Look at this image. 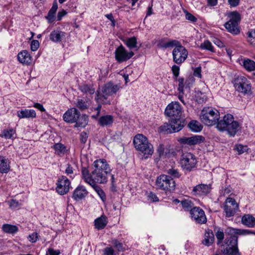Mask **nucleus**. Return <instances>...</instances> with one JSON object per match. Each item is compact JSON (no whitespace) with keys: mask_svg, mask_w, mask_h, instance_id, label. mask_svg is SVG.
<instances>
[{"mask_svg":"<svg viewBox=\"0 0 255 255\" xmlns=\"http://www.w3.org/2000/svg\"><path fill=\"white\" fill-rule=\"evenodd\" d=\"M243 232H250L247 230H241L228 228L225 233L230 234L229 237L227 238L224 243L221 246V251L225 255H240L238 248V237L235 235L242 234Z\"/></svg>","mask_w":255,"mask_h":255,"instance_id":"f257e3e1","label":"nucleus"},{"mask_svg":"<svg viewBox=\"0 0 255 255\" xmlns=\"http://www.w3.org/2000/svg\"><path fill=\"white\" fill-rule=\"evenodd\" d=\"M235 149L238 151L239 154H241L245 152H247L249 148L247 145L237 144L236 146Z\"/></svg>","mask_w":255,"mask_h":255,"instance_id":"49530a36","label":"nucleus"},{"mask_svg":"<svg viewBox=\"0 0 255 255\" xmlns=\"http://www.w3.org/2000/svg\"><path fill=\"white\" fill-rule=\"evenodd\" d=\"M156 185L158 189L165 191H173L175 188V183L173 178L165 174H162L157 178Z\"/></svg>","mask_w":255,"mask_h":255,"instance_id":"6e6552de","label":"nucleus"},{"mask_svg":"<svg viewBox=\"0 0 255 255\" xmlns=\"http://www.w3.org/2000/svg\"><path fill=\"white\" fill-rule=\"evenodd\" d=\"M200 48L202 49H206L211 52L214 51V47L212 43L209 40H206L201 43Z\"/></svg>","mask_w":255,"mask_h":255,"instance_id":"a19ab883","label":"nucleus"},{"mask_svg":"<svg viewBox=\"0 0 255 255\" xmlns=\"http://www.w3.org/2000/svg\"><path fill=\"white\" fill-rule=\"evenodd\" d=\"M210 190L211 187L210 185L201 184L195 186L192 190V192L194 194L203 195L207 194L210 192Z\"/></svg>","mask_w":255,"mask_h":255,"instance_id":"412c9836","label":"nucleus"},{"mask_svg":"<svg viewBox=\"0 0 255 255\" xmlns=\"http://www.w3.org/2000/svg\"><path fill=\"white\" fill-rule=\"evenodd\" d=\"M239 205L236 200L232 198H228L226 200L224 210L227 218L233 217L238 210Z\"/></svg>","mask_w":255,"mask_h":255,"instance_id":"ddd939ff","label":"nucleus"},{"mask_svg":"<svg viewBox=\"0 0 255 255\" xmlns=\"http://www.w3.org/2000/svg\"><path fill=\"white\" fill-rule=\"evenodd\" d=\"M15 133V130L12 128L9 129H4L3 130L2 133L0 136L1 137H4L5 138H10Z\"/></svg>","mask_w":255,"mask_h":255,"instance_id":"79ce46f5","label":"nucleus"},{"mask_svg":"<svg viewBox=\"0 0 255 255\" xmlns=\"http://www.w3.org/2000/svg\"><path fill=\"white\" fill-rule=\"evenodd\" d=\"M56 192L61 195L67 193L70 188V182L65 176H61L58 178L56 183Z\"/></svg>","mask_w":255,"mask_h":255,"instance_id":"f8f14e48","label":"nucleus"},{"mask_svg":"<svg viewBox=\"0 0 255 255\" xmlns=\"http://www.w3.org/2000/svg\"><path fill=\"white\" fill-rule=\"evenodd\" d=\"M126 44L130 49L135 48L136 50H138L139 48V46L137 45L136 38L134 36L128 38L127 40Z\"/></svg>","mask_w":255,"mask_h":255,"instance_id":"4c0bfd02","label":"nucleus"},{"mask_svg":"<svg viewBox=\"0 0 255 255\" xmlns=\"http://www.w3.org/2000/svg\"><path fill=\"white\" fill-rule=\"evenodd\" d=\"M188 127L194 132H199L202 129L203 127L197 121H191L188 125Z\"/></svg>","mask_w":255,"mask_h":255,"instance_id":"72a5a7b5","label":"nucleus"},{"mask_svg":"<svg viewBox=\"0 0 255 255\" xmlns=\"http://www.w3.org/2000/svg\"><path fill=\"white\" fill-rule=\"evenodd\" d=\"M112 243L114 247L118 250V252H121L124 250L123 244L117 240H113Z\"/></svg>","mask_w":255,"mask_h":255,"instance_id":"3c124183","label":"nucleus"},{"mask_svg":"<svg viewBox=\"0 0 255 255\" xmlns=\"http://www.w3.org/2000/svg\"><path fill=\"white\" fill-rule=\"evenodd\" d=\"M120 88V85L114 84L112 82H109L103 86L102 92L97 91L95 99L99 104H106L108 97L116 94Z\"/></svg>","mask_w":255,"mask_h":255,"instance_id":"20e7f679","label":"nucleus"},{"mask_svg":"<svg viewBox=\"0 0 255 255\" xmlns=\"http://www.w3.org/2000/svg\"><path fill=\"white\" fill-rule=\"evenodd\" d=\"M8 160L4 157L0 156V172L7 173L10 169Z\"/></svg>","mask_w":255,"mask_h":255,"instance_id":"7c9ffc66","label":"nucleus"},{"mask_svg":"<svg viewBox=\"0 0 255 255\" xmlns=\"http://www.w3.org/2000/svg\"><path fill=\"white\" fill-rule=\"evenodd\" d=\"M81 172L82 177L84 181L89 184H91V182H92V172L90 173L89 171L86 167H83L82 168Z\"/></svg>","mask_w":255,"mask_h":255,"instance_id":"e433bc0d","label":"nucleus"},{"mask_svg":"<svg viewBox=\"0 0 255 255\" xmlns=\"http://www.w3.org/2000/svg\"><path fill=\"white\" fill-rule=\"evenodd\" d=\"M56 11L55 10H53L50 9L48 12L47 16L46 17L48 19L49 22L51 23L54 20L55 18V14Z\"/></svg>","mask_w":255,"mask_h":255,"instance_id":"8fccbe9b","label":"nucleus"},{"mask_svg":"<svg viewBox=\"0 0 255 255\" xmlns=\"http://www.w3.org/2000/svg\"><path fill=\"white\" fill-rule=\"evenodd\" d=\"M88 117L86 115H82L79 116L75 122V126L77 127H85L88 123Z\"/></svg>","mask_w":255,"mask_h":255,"instance_id":"c9c22d12","label":"nucleus"},{"mask_svg":"<svg viewBox=\"0 0 255 255\" xmlns=\"http://www.w3.org/2000/svg\"><path fill=\"white\" fill-rule=\"evenodd\" d=\"M17 116L20 119L35 118L36 114L34 110H21L17 112Z\"/></svg>","mask_w":255,"mask_h":255,"instance_id":"b1692460","label":"nucleus"},{"mask_svg":"<svg viewBox=\"0 0 255 255\" xmlns=\"http://www.w3.org/2000/svg\"><path fill=\"white\" fill-rule=\"evenodd\" d=\"M121 133H115L111 137V140L112 141H120L121 139Z\"/></svg>","mask_w":255,"mask_h":255,"instance_id":"680f3d73","label":"nucleus"},{"mask_svg":"<svg viewBox=\"0 0 255 255\" xmlns=\"http://www.w3.org/2000/svg\"><path fill=\"white\" fill-rule=\"evenodd\" d=\"M185 13H186L185 17H186V19L190 20L192 22H195L197 21V18L195 17L193 14L188 12L187 11H186Z\"/></svg>","mask_w":255,"mask_h":255,"instance_id":"13d9d810","label":"nucleus"},{"mask_svg":"<svg viewBox=\"0 0 255 255\" xmlns=\"http://www.w3.org/2000/svg\"><path fill=\"white\" fill-rule=\"evenodd\" d=\"M232 115L227 114L224 116L223 119L218 120L217 123V128L220 131H226L229 122L232 120Z\"/></svg>","mask_w":255,"mask_h":255,"instance_id":"aec40b11","label":"nucleus"},{"mask_svg":"<svg viewBox=\"0 0 255 255\" xmlns=\"http://www.w3.org/2000/svg\"><path fill=\"white\" fill-rule=\"evenodd\" d=\"M205 138L203 136L196 135L191 137H182L179 140V141L182 144L193 145L201 143L203 142Z\"/></svg>","mask_w":255,"mask_h":255,"instance_id":"a211bd4d","label":"nucleus"},{"mask_svg":"<svg viewBox=\"0 0 255 255\" xmlns=\"http://www.w3.org/2000/svg\"><path fill=\"white\" fill-rule=\"evenodd\" d=\"M79 89L85 94L93 95L95 92V88L93 85L82 83L79 85Z\"/></svg>","mask_w":255,"mask_h":255,"instance_id":"c85d7f7f","label":"nucleus"},{"mask_svg":"<svg viewBox=\"0 0 255 255\" xmlns=\"http://www.w3.org/2000/svg\"><path fill=\"white\" fill-rule=\"evenodd\" d=\"M67 13L66 11L62 9L61 11H59L57 14V20H61L62 17L66 15Z\"/></svg>","mask_w":255,"mask_h":255,"instance_id":"774afa93","label":"nucleus"},{"mask_svg":"<svg viewBox=\"0 0 255 255\" xmlns=\"http://www.w3.org/2000/svg\"><path fill=\"white\" fill-rule=\"evenodd\" d=\"M248 35L249 37L248 42L253 46L255 47V29L251 31L248 32Z\"/></svg>","mask_w":255,"mask_h":255,"instance_id":"37998d69","label":"nucleus"},{"mask_svg":"<svg viewBox=\"0 0 255 255\" xmlns=\"http://www.w3.org/2000/svg\"><path fill=\"white\" fill-rule=\"evenodd\" d=\"M92 171V182L99 184H104L108 181V175L110 174L111 169L106 160L100 159L95 160L93 164Z\"/></svg>","mask_w":255,"mask_h":255,"instance_id":"f03ea898","label":"nucleus"},{"mask_svg":"<svg viewBox=\"0 0 255 255\" xmlns=\"http://www.w3.org/2000/svg\"><path fill=\"white\" fill-rule=\"evenodd\" d=\"M157 152L160 157H164L167 155L168 149L165 148L163 144H160L157 148Z\"/></svg>","mask_w":255,"mask_h":255,"instance_id":"ea45409f","label":"nucleus"},{"mask_svg":"<svg viewBox=\"0 0 255 255\" xmlns=\"http://www.w3.org/2000/svg\"><path fill=\"white\" fill-rule=\"evenodd\" d=\"M188 55L187 49L181 44L174 47L172 51L173 60L177 64L184 62L187 59Z\"/></svg>","mask_w":255,"mask_h":255,"instance_id":"9b49d317","label":"nucleus"},{"mask_svg":"<svg viewBox=\"0 0 255 255\" xmlns=\"http://www.w3.org/2000/svg\"><path fill=\"white\" fill-rule=\"evenodd\" d=\"M88 138L87 134L86 132H82L80 134V141L81 142L85 143Z\"/></svg>","mask_w":255,"mask_h":255,"instance_id":"e2e57ef3","label":"nucleus"},{"mask_svg":"<svg viewBox=\"0 0 255 255\" xmlns=\"http://www.w3.org/2000/svg\"><path fill=\"white\" fill-rule=\"evenodd\" d=\"M167 173L174 178H179L181 175L177 169L173 168L168 169Z\"/></svg>","mask_w":255,"mask_h":255,"instance_id":"de8ad7c7","label":"nucleus"},{"mask_svg":"<svg viewBox=\"0 0 255 255\" xmlns=\"http://www.w3.org/2000/svg\"><path fill=\"white\" fill-rule=\"evenodd\" d=\"M200 119L207 126L215 125L219 119V112L209 107L204 108L201 113Z\"/></svg>","mask_w":255,"mask_h":255,"instance_id":"0eeeda50","label":"nucleus"},{"mask_svg":"<svg viewBox=\"0 0 255 255\" xmlns=\"http://www.w3.org/2000/svg\"><path fill=\"white\" fill-rule=\"evenodd\" d=\"M242 222L244 225L252 228L255 225V218L251 215H245L242 218Z\"/></svg>","mask_w":255,"mask_h":255,"instance_id":"c756f323","label":"nucleus"},{"mask_svg":"<svg viewBox=\"0 0 255 255\" xmlns=\"http://www.w3.org/2000/svg\"><path fill=\"white\" fill-rule=\"evenodd\" d=\"M186 125L185 120L181 117L171 118L168 123L160 127L161 131L165 133H171L181 130Z\"/></svg>","mask_w":255,"mask_h":255,"instance_id":"39448f33","label":"nucleus"},{"mask_svg":"<svg viewBox=\"0 0 255 255\" xmlns=\"http://www.w3.org/2000/svg\"><path fill=\"white\" fill-rule=\"evenodd\" d=\"M115 59L119 63H122L129 60L133 55L132 51L127 52L123 45L119 46L115 51Z\"/></svg>","mask_w":255,"mask_h":255,"instance_id":"2eb2a0df","label":"nucleus"},{"mask_svg":"<svg viewBox=\"0 0 255 255\" xmlns=\"http://www.w3.org/2000/svg\"><path fill=\"white\" fill-rule=\"evenodd\" d=\"M230 20L224 24L227 30L234 35L240 33V29L239 24L241 21V15L237 11H231L228 13Z\"/></svg>","mask_w":255,"mask_h":255,"instance_id":"423d86ee","label":"nucleus"},{"mask_svg":"<svg viewBox=\"0 0 255 255\" xmlns=\"http://www.w3.org/2000/svg\"><path fill=\"white\" fill-rule=\"evenodd\" d=\"M231 7H236L240 3V0H228Z\"/></svg>","mask_w":255,"mask_h":255,"instance_id":"0e129e2a","label":"nucleus"},{"mask_svg":"<svg viewBox=\"0 0 255 255\" xmlns=\"http://www.w3.org/2000/svg\"><path fill=\"white\" fill-rule=\"evenodd\" d=\"M179 84H178V90L179 91L180 93H182V94H184V79L183 78H179L178 80Z\"/></svg>","mask_w":255,"mask_h":255,"instance_id":"603ef678","label":"nucleus"},{"mask_svg":"<svg viewBox=\"0 0 255 255\" xmlns=\"http://www.w3.org/2000/svg\"><path fill=\"white\" fill-rule=\"evenodd\" d=\"M197 160L196 156L190 152L183 153L180 159V164L182 168L190 172L196 167Z\"/></svg>","mask_w":255,"mask_h":255,"instance_id":"1a4fd4ad","label":"nucleus"},{"mask_svg":"<svg viewBox=\"0 0 255 255\" xmlns=\"http://www.w3.org/2000/svg\"><path fill=\"white\" fill-rule=\"evenodd\" d=\"M113 122L114 118L111 115L101 116L98 120V124L102 127H110Z\"/></svg>","mask_w":255,"mask_h":255,"instance_id":"393cba45","label":"nucleus"},{"mask_svg":"<svg viewBox=\"0 0 255 255\" xmlns=\"http://www.w3.org/2000/svg\"><path fill=\"white\" fill-rule=\"evenodd\" d=\"M77 107L81 110H84L88 108L86 103L82 99L79 100L77 102Z\"/></svg>","mask_w":255,"mask_h":255,"instance_id":"864d4df0","label":"nucleus"},{"mask_svg":"<svg viewBox=\"0 0 255 255\" xmlns=\"http://www.w3.org/2000/svg\"><path fill=\"white\" fill-rule=\"evenodd\" d=\"M28 239L30 242L35 243L37 241L38 239V235L37 233H33L32 234L29 235Z\"/></svg>","mask_w":255,"mask_h":255,"instance_id":"052dcab7","label":"nucleus"},{"mask_svg":"<svg viewBox=\"0 0 255 255\" xmlns=\"http://www.w3.org/2000/svg\"><path fill=\"white\" fill-rule=\"evenodd\" d=\"M215 235L217 239V244L219 245L222 242V241L224 238V234L223 230L219 229V230L216 233Z\"/></svg>","mask_w":255,"mask_h":255,"instance_id":"a18cd8bd","label":"nucleus"},{"mask_svg":"<svg viewBox=\"0 0 255 255\" xmlns=\"http://www.w3.org/2000/svg\"><path fill=\"white\" fill-rule=\"evenodd\" d=\"M181 205L183 208L185 210L189 211L192 209V206H193V204L191 201L188 200H185L181 202Z\"/></svg>","mask_w":255,"mask_h":255,"instance_id":"c03bdc74","label":"nucleus"},{"mask_svg":"<svg viewBox=\"0 0 255 255\" xmlns=\"http://www.w3.org/2000/svg\"><path fill=\"white\" fill-rule=\"evenodd\" d=\"M39 46V43L38 40H33L31 42L30 48L33 51H36Z\"/></svg>","mask_w":255,"mask_h":255,"instance_id":"6e6d98bb","label":"nucleus"},{"mask_svg":"<svg viewBox=\"0 0 255 255\" xmlns=\"http://www.w3.org/2000/svg\"><path fill=\"white\" fill-rule=\"evenodd\" d=\"M214 240V234L212 231L210 229L206 230L202 243L206 246H210L213 243Z\"/></svg>","mask_w":255,"mask_h":255,"instance_id":"a878e982","label":"nucleus"},{"mask_svg":"<svg viewBox=\"0 0 255 255\" xmlns=\"http://www.w3.org/2000/svg\"><path fill=\"white\" fill-rule=\"evenodd\" d=\"M48 252L49 255H59L60 252L59 250H54L52 248H49Z\"/></svg>","mask_w":255,"mask_h":255,"instance_id":"69168bd1","label":"nucleus"},{"mask_svg":"<svg viewBox=\"0 0 255 255\" xmlns=\"http://www.w3.org/2000/svg\"><path fill=\"white\" fill-rule=\"evenodd\" d=\"M165 114L172 118L181 117V108L177 102H172L168 105L165 110Z\"/></svg>","mask_w":255,"mask_h":255,"instance_id":"4468645a","label":"nucleus"},{"mask_svg":"<svg viewBox=\"0 0 255 255\" xmlns=\"http://www.w3.org/2000/svg\"><path fill=\"white\" fill-rule=\"evenodd\" d=\"M9 207L12 209H16L20 206V204L16 200L12 199L8 202Z\"/></svg>","mask_w":255,"mask_h":255,"instance_id":"5fc2aeb1","label":"nucleus"},{"mask_svg":"<svg viewBox=\"0 0 255 255\" xmlns=\"http://www.w3.org/2000/svg\"><path fill=\"white\" fill-rule=\"evenodd\" d=\"M179 70H180V69H179V66H178L176 65H174L172 66V71L174 76L175 78H177L179 76Z\"/></svg>","mask_w":255,"mask_h":255,"instance_id":"bf43d9fd","label":"nucleus"},{"mask_svg":"<svg viewBox=\"0 0 255 255\" xmlns=\"http://www.w3.org/2000/svg\"><path fill=\"white\" fill-rule=\"evenodd\" d=\"M236 90L244 95L252 94V86L250 81L245 77L239 76L234 80Z\"/></svg>","mask_w":255,"mask_h":255,"instance_id":"9d476101","label":"nucleus"},{"mask_svg":"<svg viewBox=\"0 0 255 255\" xmlns=\"http://www.w3.org/2000/svg\"><path fill=\"white\" fill-rule=\"evenodd\" d=\"M89 185L94 189L103 201H104L106 199V195L104 191L100 186L97 185V183L92 182L91 184H89Z\"/></svg>","mask_w":255,"mask_h":255,"instance_id":"58836bf2","label":"nucleus"},{"mask_svg":"<svg viewBox=\"0 0 255 255\" xmlns=\"http://www.w3.org/2000/svg\"><path fill=\"white\" fill-rule=\"evenodd\" d=\"M54 148L58 153H61L64 152L65 146L61 143H58L54 145Z\"/></svg>","mask_w":255,"mask_h":255,"instance_id":"09e8293b","label":"nucleus"},{"mask_svg":"<svg viewBox=\"0 0 255 255\" xmlns=\"http://www.w3.org/2000/svg\"><path fill=\"white\" fill-rule=\"evenodd\" d=\"M108 222L107 217L105 215H102L95 220L94 225L95 228L98 230H102L105 228Z\"/></svg>","mask_w":255,"mask_h":255,"instance_id":"bb28decb","label":"nucleus"},{"mask_svg":"<svg viewBox=\"0 0 255 255\" xmlns=\"http://www.w3.org/2000/svg\"><path fill=\"white\" fill-rule=\"evenodd\" d=\"M133 143L136 149L143 154L142 158L146 159L153 153V147L147 138L141 134L136 135Z\"/></svg>","mask_w":255,"mask_h":255,"instance_id":"7ed1b4c3","label":"nucleus"},{"mask_svg":"<svg viewBox=\"0 0 255 255\" xmlns=\"http://www.w3.org/2000/svg\"><path fill=\"white\" fill-rule=\"evenodd\" d=\"M243 66L248 71H253L255 70V62L249 59L244 60Z\"/></svg>","mask_w":255,"mask_h":255,"instance_id":"f704fd0d","label":"nucleus"},{"mask_svg":"<svg viewBox=\"0 0 255 255\" xmlns=\"http://www.w3.org/2000/svg\"><path fill=\"white\" fill-rule=\"evenodd\" d=\"M232 120L229 122L228 127L226 128V131L231 136H234L237 133L240 127V124L238 121H235L232 116Z\"/></svg>","mask_w":255,"mask_h":255,"instance_id":"6ab92c4d","label":"nucleus"},{"mask_svg":"<svg viewBox=\"0 0 255 255\" xmlns=\"http://www.w3.org/2000/svg\"><path fill=\"white\" fill-rule=\"evenodd\" d=\"M2 230L5 233L14 234L18 231V228L15 225L5 224L2 225Z\"/></svg>","mask_w":255,"mask_h":255,"instance_id":"2f4dec72","label":"nucleus"},{"mask_svg":"<svg viewBox=\"0 0 255 255\" xmlns=\"http://www.w3.org/2000/svg\"><path fill=\"white\" fill-rule=\"evenodd\" d=\"M180 45H181L180 43L176 40H171L164 43L161 41L159 44L160 47L164 48L175 47Z\"/></svg>","mask_w":255,"mask_h":255,"instance_id":"473e14b6","label":"nucleus"},{"mask_svg":"<svg viewBox=\"0 0 255 255\" xmlns=\"http://www.w3.org/2000/svg\"><path fill=\"white\" fill-rule=\"evenodd\" d=\"M190 214L191 218L198 224H204L207 222L205 212L200 207H193L190 210Z\"/></svg>","mask_w":255,"mask_h":255,"instance_id":"dca6fc26","label":"nucleus"},{"mask_svg":"<svg viewBox=\"0 0 255 255\" xmlns=\"http://www.w3.org/2000/svg\"><path fill=\"white\" fill-rule=\"evenodd\" d=\"M18 61L22 63L29 64L31 62V57L26 50H23L17 55Z\"/></svg>","mask_w":255,"mask_h":255,"instance_id":"cd10ccee","label":"nucleus"},{"mask_svg":"<svg viewBox=\"0 0 255 255\" xmlns=\"http://www.w3.org/2000/svg\"><path fill=\"white\" fill-rule=\"evenodd\" d=\"M65 33L59 29H56L52 31L49 35V39L52 41L58 43L62 41L65 37Z\"/></svg>","mask_w":255,"mask_h":255,"instance_id":"5701e85b","label":"nucleus"},{"mask_svg":"<svg viewBox=\"0 0 255 255\" xmlns=\"http://www.w3.org/2000/svg\"><path fill=\"white\" fill-rule=\"evenodd\" d=\"M88 194V191L83 186H78L74 190L72 197L75 200H82Z\"/></svg>","mask_w":255,"mask_h":255,"instance_id":"4be33fe9","label":"nucleus"},{"mask_svg":"<svg viewBox=\"0 0 255 255\" xmlns=\"http://www.w3.org/2000/svg\"><path fill=\"white\" fill-rule=\"evenodd\" d=\"M201 70L200 67L196 68L194 71V75L199 78L201 77Z\"/></svg>","mask_w":255,"mask_h":255,"instance_id":"338daca9","label":"nucleus"},{"mask_svg":"<svg viewBox=\"0 0 255 255\" xmlns=\"http://www.w3.org/2000/svg\"><path fill=\"white\" fill-rule=\"evenodd\" d=\"M103 252L104 255H116L115 252L112 247L106 248Z\"/></svg>","mask_w":255,"mask_h":255,"instance_id":"4d7b16f0","label":"nucleus"},{"mask_svg":"<svg viewBox=\"0 0 255 255\" xmlns=\"http://www.w3.org/2000/svg\"><path fill=\"white\" fill-rule=\"evenodd\" d=\"M80 116V112L75 108L67 110L63 115V120L68 123H75Z\"/></svg>","mask_w":255,"mask_h":255,"instance_id":"f3484780","label":"nucleus"}]
</instances>
